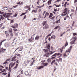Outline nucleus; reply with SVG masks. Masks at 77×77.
I'll return each instance as SVG.
<instances>
[{
  "label": "nucleus",
  "mask_w": 77,
  "mask_h": 77,
  "mask_svg": "<svg viewBox=\"0 0 77 77\" xmlns=\"http://www.w3.org/2000/svg\"><path fill=\"white\" fill-rule=\"evenodd\" d=\"M67 8H66L64 10V11L62 13V16H65V15H66L67 14Z\"/></svg>",
  "instance_id": "obj_1"
},
{
  "label": "nucleus",
  "mask_w": 77,
  "mask_h": 77,
  "mask_svg": "<svg viewBox=\"0 0 77 77\" xmlns=\"http://www.w3.org/2000/svg\"><path fill=\"white\" fill-rule=\"evenodd\" d=\"M76 40V36L73 38V40L72 42H70V44H75V42H75Z\"/></svg>",
  "instance_id": "obj_2"
},
{
  "label": "nucleus",
  "mask_w": 77,
  "mask_h": 77,
  "mask_svg": "<svg viewBox=\"0 0 77 77\" xmlns=\"http://www.w3.org/2000/svg\"><path fill=\"white\" fill-rule=\"evenodd\" d=\"M5 46L6 48H8L10 46V43H5Z\"/></svg>",
  "instance_id": "obj_3"
},
{
  "label": "nucleus",
  "mask_w": 77,
  "mask_h": 77,
  "mask_svg": "<svg viewBox=\"0 0 77 77\" xmlns=\"http://www.w3.org/2000/svg\"><path fill=\"white\" fill-rule=\"evenodd\" d=\"M13 41L14 42H12V46H14V45H15L16 44V43H17V40H15V39H14Z\"/></svg>",
  "instance_id": "obj_4"
},
{
  "label": "nucleus",
  "mask_w": 77,
  "mask_h": 77,
  "mask_svg": "<svg viewBox=\"0 0 77 77\" xmlns=\"http://www.w3.org/2000/svg\"><path fill=\"white\" fill-rule=\"evenodd\" d=\"M16 57H17L14 56V57H13L11 59V62H13V61H16L17 60V59H16Z\"/></svg>",
  "instance_id": "obj_5"
},
{
  "label": "nucleus",
  "mask_w": 77,
  "mask_h": 77,
  "mask_svg": "<svg viewBox=\"0 0 77 77\" xmlns=\"http://www.w3.org/2000/svg\"><path fill=\"white\" fill-rule=\"evenodd\" d=\"M43 65V66H47L48 65V63H42L41 65Z\"/></svg>",
  "instance_id": "obj_6"
},
{
  "label": "nucleus",
  "mask_w": 77,
  "mask_h": 77,
  "mask_svg": "<svg viewBox=\"0 0 77 77\" xmlns=\"http://www.w3.org/2000/svg\"><path fill=\"white\" fill-rule=\"evenodd\" d=\"M46 47L48 50L50 49V44H46Z\"/></svg>",
  "instance_id": "obj_7"
},
{
  "label": "nucleus",
  "mask_w": 77,
  "mask_h": 77,
  "mask_svg": "<svg viewBox=\"0 0 77 77\" xmlns=\"http://www.w3.org/2000/svg\"><path fill=\"white\" fill-rule=\"evenodd\" d=\"M44 66H40L38 67L37 68V69H42V68H44Z\"/></svg>",
  "instance_id": "obj_8"
},
{
  "label": "nucleus",
  "mask_w": 77,
  "mask_h": 77,
  "mask_svg": "<svg viewBox=\"0 0 77 77\" xmlns=\"http://www.w3.org/2000/svg\"><path fill=\"white\" fill-rule=\"evenodd\" d=\"M25 74L26 76H29V72L27 71H26L25 72Z\"/></svg>",
  "instance_id": "obj_9"
},
{
  "label": "nucleus",
  "mask_w": 77,
  "mask_h": 77,
  "mask_svg": "<svg viewBox=\"0 0 77 77\" xmlns=\"http://www.w3.org/2000/svg\"><path fill=\"white\" fill-rule=\"evenodd\" d=\"M56 54L55 53L52 56V57H51V59H54V58L56 57Z\"/></svg>",
  "instance_id": "obj_10"
},
{
  "label": "nucleus",
  "mask_w": 77,
  "mask_h": 77,
  "mask_svg": "<svg viewBox=\"0 0 77 77\" xmlns=\"http://www.w3.org/2000/svg\"><path fill=\"white\" fill-rule=\"evenodd\" d=\"M72 46H71L69 48V49H68V52H69V53L71 52V49H72Z\"/></svg>",
  "instance_id": "obj_11"
},
{
  "label": "nucleus",
  "mask_w": 77,
  "mask_h": 77,
  "mask_svg": "<svg viewBox=\"0 0 77 77\" xmlns=\"http://www.w3.org/2000/svg\"><path fill=\"white\" fill-rule=\"evenodd\" d=\"M39 39V36L37 35L35 38V40H38Z\"/></svg>",
  "instance_id": "obj_12"
},
{
  "label": "nucleus",
  "mask_w": 77,
  "mask_h": 77,
  "mask_svg": "<svg viewBox=\"0 0 77 77\" xmlns=\"http://www.w3.org/2000/svg\"><path fill=\"white\" fill-rule=\"evenodd\" d=\"M48 27H49L48 25L47 24H46L45 26V29H48Z\"/></svg>",
  "instance_id": "obj_13"
},
{
  "label": "nucleus",
  "mask_w": 77,
  "mask_h": 77,
  "mask_svg": "<svg viewBox=\"0 0 77 77\" xmlns=\"http://www.w3.org/2000/svg\"><path fill=\"white\" fill-rule=\"evenodd\" d=\"M58 60L60 62H62V58H60V57L59 56L58 58Z\"/></svg>",
  "instance_id": "obj_14"
},
{
  "label": "nucleus",
  "mask_w": 77,
  "mask_h": 77,
  "mask_svg": "<svg viewBox=\"0 0 77 77\" xmlns=\"http://www.w3.org/2000/svg\"><path fill=\"white\" fill-rule=\"evenodd\" d=\"M55 54H56V56H59V55H60L61 57H62V54H60L59 53H55Z\"/></svg>",
  "instance_id": "obj_15"
},
{
  "label": "nucleus",
  "mask_w": 77,
  "mask_h": 77,
  "mask_svg": "<svg viewBox=\"0 0 77 77\" xmlns=\"http://www.w3.org/2000/svg\"><path fill=\"white\" fill-rule=\"evenodd\" d=\"M49 15V13L47 12H46V13L45 14V15L44 17V18H46V16H48Z\"/></svg>",
  "instance_id": "obj_16"
},
{
  "label": "nucleus",
  "mask_w": 77,
  "mask_h": 77,
  "mask_svg": "<svg viewBox=\"0 0 77 77\" xmlns=\"http://www.w3.org/2000/svg\"><path fill=\"white\" fill-rule=\"evenodd\" d=\"M6 13H5L3 15V17H5V18H8V16L7 15L6 16Z\"/></svg>",
  "instance_id": "obj_17"
},
{
  "label": "nucleus",
  "mask_w": 77,
  "mask_h": 77,
  "mask_svg": "<svg viewBox=\"0 0 77 77\" xmlns=\"http://www.w3.org/2000/svg\"><path fill=\"white\" fill-rule=\"evenodd\" d=\"M15 63H11V68H12V67H13L14 65H15Z\"/></svg>",
  "instance_id": "obj_18"
},
{
  "label": "nucleus",
  "mask_w": 77,
  "mask_h": 77,
  "mask_svg": "<svg viewBox=\"0 0 77 77\" xmlns=\"http://www.w3.org/2000/svg\"><path fill=\"white\" fill-rule=\"evenodd\" d=\"M49 53H50V54H53L54 53H55V51H50Z\"/></svg>",
  "instance_id": "obj_19"
},
{
  "label": "nucleus",
  "mask_w": 77,
  "mask_h": 77,
  "mask_svg": "<svg viewBox=\"0 0 77 77\" xmlns=\"http://www.w3.org/2000/svg\"><path fill=\"white\" fill-rule=\"evenodd\" d=\"M51 38H53V39H55L56 36H55L54 35H52L51 36Z\"/></svg>",
  "instance_id": "obj_20"
},
{
  "label": "nucleus",
  "mask_w": 77,
  "mask_h": 77,
  "mask_svg": "<svg viewBox=\"0 0 77 77\" xmlns=\"http://www.w3.org/2000/svg\"><path fill=\"white\" fill-rule=\"evenodd\" d=\"M56 62V60H53L51 62V65H53V63H54V62Z\"/></svg>",
  "instance_id": "obj_21"
},
{
  "label": "nucleus",
  "mask_w": 77,
  "mask_h": 77,
  "mask_svg": "<svg viewBox=\"0 0 77 77\" xmlns=\"http://www.w3.org/2000/svg\"><path fill=\"white\" fill-rule=\"evenodd\" d=\"M46 23H47V21H43V25L44 26H45V24Z\"/></svg>",
  "instance_id": "obj_22"
},
{
  "label": "nucleus",
  "mask_w": 77,
  "mask_h": 77,
  "mask_svg": "<svg viewBox=\"0 0 77 77\" xmlns=\"http://www.w3.org/2000/svg\"><path fill=\"white\" fill-rule=\"evenodd\" d=\"M47 61L48 63H50V62H51V59L49 58V59H48Z\"/></svg>",
  "instance_id": "obj_23"
},
{
  "label": "nucleus",
  "mask_w": 77,
  "mask_h": 77,
  "mask_svg": "<svg viewBox=\"0 0 77 77\" xmlns=\"http://www.w3.org/2000/svg\"><path fill=\"white\" fill-rule=\"evenodd\" d=\"M49 56V53H47L46 54V57H48Z\"/></svg>",
  "instance_id": "obj_24"
},
{
  "label": "nucleus",
  "mask_w": 77,
  "mask_h": 77,
  "mask_svg": "<svg viewBox=\"0 0 77 77\" xmlns=\"http://www.w3.org/2000/svg\"><path fill=\"white\" fill-rule=\"evenodd\" d=\"M30 5L28 6V5L24 7V8H30Z\"/></svg>",
  "instance_id": "obj_25"
},
{
  "label": "nucleus",
  "mask_w": 77,
  "mask_h": 77,
  "mask_svg": "<svg viewBox=\"0 0 77 77\" xmlns=\"http://www.w3.org/2000/svg\"><path fill=\"white\" fill-rule=\"evenodd\" d=\"M4 9L5 11H7L8 9V8L6 7H5L4 8Z\"/></svg>",
  "instance_id": "obj_26"
},
{
  "label": "nucleus",
  "mask_w": 77,
  "mask_h": 77,
  "mask_svg": "<svg viewBox=\"0 0 77 77\" xmlns=\"http://www.w3.org/2000/svg\"><path fill=\"white\" fill-rule=\"evenodd\" d=\"M4 41H5V40H4L2 42H0V46H1L2 45V43L3 42H4Z\"/></svg>",
  "instance_id": "obj_27"
},
{
  "label": "nucleus",
  "mask_w": 77,
  "mask_h": 77,
  "mask_svg": "<svg viewBox=\"0 0 77 77\" xmlns=\"http://www.w3.org/2000/svg\"><path fill=\"white\" fill-rule=\"evenodd\" d=\"M58 28H59V26H58L54 28V29H57Z\"/></svg>",
  "instance_id": "obj_28"
},
{
  "label": "nucleus",
  "mask_w": 77,
  "mask_h": 77,
  "mask_svg": "<svg viewBox=\"0 0 77 77\" xmlns=\"http://www.w3.org/2000/svg\"><path fill=\"white\" fill-rule=\"evenodd\" d=\"M11 27H12L13 29H15V27H16V26H15V25L14 24V26H11Z\"/></svg>",
  "instance_id": "obj_29"
},
{
  "label": "nucleus",
  "mask_w": 77,
  "mask_h": 77,
  "mask_svg": "<svg viewBox=\"0 0 77 77\" xmlns=\"http://www.w3.org/2000/svg\"><path fill=\"white\" fill-rule=\"evenodd\" d=\"M20 50H19L20 51H22L23 50V48H22V47H20Z\"/></svg>",
  "instance_id": "obj_30"
},
{
  "label": "nucleus",
  "mask_w": 77,
  "mask_h": 77,
  "mask_svg": "<svg viewBox=\"0 0 77 77\" xmlns=\"http://www.w3.org/2000/svg\"><path fill=\"white\" fill-rule=\"evenodd\" d=\"M18 64L17 63L16 64V66H15V67H14V69H15H15H16V68H17V66H18Z\"/></svg>",
  "instance_id": "obj_31"
},
{
  "label": "nucleus",
  "mask_w": 77,
  "mask_h": 77,
  "mask_svg": "<svg viewBox=\"0 0 77 77\" xmlns=\"http://www.w3.org/2000/svg\"><path fill=\"white\" fill-rule=\"evenodd\" d=\"M5 34H6V36H8L9 35L7 32V31H5Z\"/></svg>",
  "instance_id": "obj_32"
},
{
  "label": "nucleus",
  "mask_w": 77,
  "mask_h": 77,
  "mask_svg": "<svg viewBox=\"0 0 77 77\" xmlns=\"http://www.w3.org/2000/svg\"><path fill=\"white\" fill-rule=\"evenodd\" d=\"M26 15L25 13H24L21 14V15H20V17H21V16H23V15Z\"/></svg>",
  "instance_id": "obj_33"
},
{
  "label": "nucleus",
  "mask_w": 77,
  "mask_h": 77,
  "mask_svg": "<svg viewBox=\"0 0 77 77\" xmlns=\"http://www.w3.org/2000/svg\"><path fill=\"white\" fill-rule=\"evenodd\" d=\"M35 12V13H36V12H37V10H32V12Z\"/></svg>",
  "instance_id": "obj_34"
},
{
  "label": "nucleus",
  "mask_w": 77,
  "mask_h": 77,
  "mask_svg": "<svg viewBox=\"0 0 77 77\" xmlns=\"http://www.w3.org/2000/svg\"><path fill=\"white\" fill-rule=\"evenodd\" d=\"M68 42H66L65 44V47H66L67 45H68Z\"/></svg>",
  "instance_id": "obj_35"
},
{
  "label": "nucleus",
  "mask_w": 77,
  "mask_h": 77,
  "mask_svg": "<svg viewBox=\"0 0 77 77\" xmlns=\"http://www.w3.org/2000/svg\"><path fill=\"white\" fill-rule=\"evenodd\" d=\"M10 23H14V20H10Z\"/></svg>",
  "instance_id": "obj_36"
},
{
  "label": "nucleus",
  "mask_w": 77,
  "mask_h": 77,
  "mask_svg": "<svg viewBox=\"0 0 77 77\" xmlns=\"http://www.w3.org/2000/svg\"><path fill=\"white\" fill-rule=\"evenodd\" d=\"M30 61H31L30 60H27V61L26 63H29V62H30Z\"/></svg>",
  "instance_id": "obj_37"
},
{
  "label": "nucleus",
  "mask_w": 77,
  "mask_h": 77,
  "mask_svg": "<svg viewBox=\"0 0 77 77\" xmlns=\"http://www.w3.org/2000/svg\"><path fill=\"white\" fill-rule=\"evenodd\" d=\"M0 14H1L2 15L3 14H4V12H2L1 11H0Z\"/></svg>",
  "instance_id": "obj_38"
},
{
  "label": "nucleus",
  "mask_w": 77,
  "mask_h": 77,
  "mask_svg": "<svg viewBox=\"0 0 77 77\" xmlns=\"http://www.w3.org/2000/svg\"><path fill=\"white\" fill-rule=\"evenodd\" d=\"M1 50L2 51H6V49H3V48H2L1 49Z\"/></svg>",
  "instance_id": "obj_39"
},
{
  "label": "nucleus",
  "mask_w": 77,
  "mask_h": 77,
  "mask_svg": "<svg viewBox=\"0 0 77 77\" xmlns=\"http://www.w3.org/2000/svg\"><path fill=\"white\" fill-rule=\"evenodd\" d=\"M7 74L6 72H4L2 73V75H6Z\"/></svg>",
  "instance_id": "obj_40"
},
{
  "label": "nucleus",
  "mask_w": 77,
  "mask_h": 77,
  "mask_svg": "<svg viewBox=\"0 0 77 77\" xmlns=\"http://www.w3.org/2000/svg\"><path fill=\"white\" fill-rule=\"evenodd\" d=\"M9 32H11V33H12V29H10L8 30Z\"/></svg>",
  "instance_id": "obj_41"
},
{
  "label": "nucleus",
  "mask_w": 77,
  "mask_h": 77,
  "mask_svg": "<svg viewBox=\"0 0 77 77\" xmlns=\"http://www.w3.org/2000/svg\"><path fill=\"white\" fill-rule=\"evenodd\" d=\"M1 19H2V20H3V19H5V18L4 17H3V16H1Z\"/></svg>",
  "instance_id": "obj_42"
},
{
  "label": "nucleus",
  "mask_w": 77,
  "mask_h": 77,
  "mask_svg": "<svg viewBox=\"0 0 77 77\" xmlns=\"http://www.w3.org/2000/svg\"><path fill=\"white\" fill-rule=\"evenodd\" d=\"M77 35V34L76 33H74L73 34V35L74 36H75V35Z\"/></svg>",
  "instance_id": "obj_43"
},
{
  "label": "nucleus",
  "mask_w": 77,
  "mask_h": 77,
  "mask_svg": "<svg viewBox=\"0 0 77 77\" xmlns=\"http://www.w3.org/2000/svg\"><path fill=\"white\" fill-rule=\"evenodd\" d=\"M54 71H56L57 69V68L56 67H54Z\"/></svg>",
  "instance_id": "obj_44"
},
{
  "label": "nucleus",
  "mask_w": 77,
  "mask_h": 77,
  "mask_svg": "<svg viewBox=\"0 0 77 77\" xmlns=\"http://www.w3.org/2000/svg\"><path fill=\"white\" fill-rule=\"evenodd\" d=\"M60 1H61V0H57L55 2H60Z\"/></svg>",
  "instance_id": "obj_45"
},
{
  "label": "nucleus",
  "mask_w": 77,
  "mask_h": 77,
  "mask_svg": "<svg viewBox=\"0 0 77 77\" xmlns=\"http://www.w3.org/2000/svg\"><path fill=\"white\" fill-rule=\"evenodd\" d=\"M48 37L47 35L46 37L45 38V41H46L47 40V38H48Z\"/></svg>",
  "instance_id": "obj_46"
},
{
  "label": "nucleus",
  "mask_w": 77,
  "mask_h": 77,
  "mask_svg": "<svg viewBox=\"0 0 77 77\" xmlns=\"http://www.w3.org/2000/svg\"><path fill=\"white\" fill-rule=\"evenodd\" d=\"M56 61L57 62H59V59H58V58H57V59H56Z\"/></svg>",
  "instance_id": "obj_47"
},
{
  "label": "nucleus",
  "mask_w": 77,
  "mask_h": 77,
  "mask_svg": "<svg viewBox=\"0 0 77 77\" xmlns=\"http://www.w3.org/2000/svg\"><path fill=\"white\" fill-rule=\"evenodd\" d=\"M10 35L11 36H14V34L13 33H11L10 34Z\"/></svg>",
  "instance_id": "obj_48"
},
{
  "label": "nucleus",
  "mask_w": 77,
  "mask_h": 77,
  "mask_svg": "<svg viewBox=\"0 0 77 77\" xmlns=\"http://www.w3.org/2000/svg\"><path fill=\"white\" fill-rule=\"evenodd\" d=\"M51 33L49 34L48 35H47V36L48 37V36H51Z\"/></svg>",
  "instance_id": "obj_49"
},
{
  "label": "nucleus",
  "mask_w": 77,
  "mask_h": 77,
  "mask_svg": "<svg viewBox=\"0 0 77 77\" xmlns=\"http://www.w3.org/2000/svg\"><path fill=\"white\" fill-rule=\"evenodd\" d=\"M77 2V0H75L74 1V3H76Z\"/></svg>",
  "instance_id": "obj_50"
},
{
  "label": "nucleus",
  "mask_w": 77,
  "mask_h": 77,
  "mask_svg": "<svg viewBox=\"0 0 77 77\" xmlns=\"http://www.w3.org/2000/svg\"><path fill=\"white\" fill-rule=\"evenodd\" d=\"M33 62H32L31 63V64L30 66H32L33 65Z\"/></svg>",
  "instance_id": "obj_51"
},
{
  "label": "nucleus",
  "mask_w": 77,
  "mask_h": 77,
  "mask_svg": "<svg viewBox=\"0 0 77 77\" xmlns=\"http://www.w3.org/2000/svg\"><path fill=\"white\" fill-rule=\"evenodd\" d=\"M51 20H54V17H52L51 18Z\"/></svg>",
  "instance_id": "obj_52"
},
{
  "label": "nucleus",
  "mask_w": 77,
  "mask_h": 77,
  "mask_svg": "<svg viewBox=\"0 0 77 77\" xmlns=\"http://www.w3.org/2000/svg\"><path fill=\"white\" fill-rule=\"evenodd\" d=\"M21 74H23V71L22 70L21 72H20Z\"/></svg>",
  "instance_id": "obj_53"
},
{
  "label": "nucleus",
  "mask_w": 77,
  "mask_h": 77,
  "mask_svg": "<svg viewBox=\"0 0 77 77\" xmlns=\"http://www.w3.org/2000/svg\"><path fill=\"white\" fill-rule=\"evenodd\" d=\"M54 64H55L56 65V66H57V63H54Z\"/></svg>",
  "instance_id": "obj_54"
},
{
  "label": "nucleus",
  "mask_w": 77,
  "mask_h": 77,
  "mask_svg": "<svg viewBox=\"0 0 77 77\" xmlns=\"http://www.w3.org/2000/svg\"><path fill=\"white\" fill-rule=\"evenodd\" d=\"M74 15V14L73 13H72L71 15H70V17H71V18H72V17H71V16L72 15Z\"/></svg>",
  "instance_id": "obj_55"
},
{
  "label": "nucleus",
  "mask_w": 77,
  "mask_h": 77,
  "mask_svg": "<svg viewBox=\"0 0 77 77\" xmlns=\"http://www.w3.org/2000/svg\"><path fill=\"white\" fill-rule=\"evenodd\" d=\"M17 16V14H15L14 15L15 17H16Z\"/></svg>",
  "instance_id": "obj_56"
},
{
  "label": "nucleus",
  "mask_w": 77,
  "mask_h": 77,
  "mask_svg": "<svg viewBox=\"0 0 77 77\" xmlns=\"http://www.w3.org/2000/svg\"><path fill=\"white\" fill-rule=\"evenodd\" d=\"M60 51L61 52V53H62V51H63L62 50V49H60Z\"/></svg>",
  "instance_id": "obj_57"
},
{
  "label": "nucleus",
  "mask_w": 77,
  "mask_h": 77,
  "mask_svg": "<svg viewBox=\"0 0 77 77\" xmlns=\"http://www.w3.org/2000/svg\"><path fill=\"white\" fill-rule=\"evenodd\" d=\"M50 15H51V16H53V13H50Z\"/></svg>",
  "instance_id": "obj_58"
},
{
  "label": "nucleus",
  "mask_w": 77,
  "mask_h": 77,
  "mask_svg": "<svg viewBox=\"0 0 77 77\" xmlns=\"http://www.w3.org/2000/svg\"><path fill=\"white\" fill-rule=\"evenodd\" d=\"M0 66V67H1V68H4V67L3 66Z\"/></svg>",
  "instance_id": "obj_59"
},
{
  "label": "nucleus",
  "mask_w": 77,
  "mask_h": 77,
  "mask_svg": "<svg viewBox=\"0 0 77 77\" xmlns=\"http://www.w3.org/2000/svg\"><path fill=\"white\" fill-rule=\"evenodd\" d=\"M28 10H29V11H30V8H29L28 9Z\"/></svg>",
  "instance_id": "obj_60"
},
{
  "label": "nucleus",
  "mask_w": 77,
  "mask_h": 77,
  "mask_svg": "<svg viewBox=\"0 0 77 77\" xmlns=\"http://www.w3.org/2000/svg\"><path fill=\"white\" fill-rule=\"evenodd\" d=\"M19 60H17V61H16V63H19L18 62H19Z\"/></svg>",
  "instance_id": "obj_61"
},
{
  "label": "nucleus",
  "mask_w": 77,
  "mask_h": 77,
  "mask_svg": "<svg viewBox=\"0 0 77 77\" xmlns=\"http://www.w3.org/2000/svg\"><path fill=\"white\" fill-rule=\"evenodd\" d=\"M63 56H64V57L66 56V53H65L64 54Z\"/></svg>",
  "instance_id": "obj_62"
},
{
  "label": "nucleus",
  "mask_w": 77,
  "mask_h": 77,
  "mask_svg": "<svg viewBox=\"0 0 77 77\" xmlns=\"http://www.w3.org/2000/svg\"><path fill=\"white\" fill-rule=\"evenodd\" d=\"M54 11H55V12H56V11H57V10L56 9L54 8Z\"/></svg>",
  "instance_id": "obj_63"
},
{
  "label": "nucleus",
  "mask_w": 77,
  "mask_h": 77,
  "mask_svg": "<svg viewBox=\"0 0 77 77\" xmlns=\"http://www.w3.org/2000/svg\"><path fill=\"white\" fill-rule=\"evenodd\" d=\"M25 18H26V15H25V16L24 17L23 20H24V19H25Z\"/></svg>",
  "instance_id": "obj_64"
}]
</instances>
